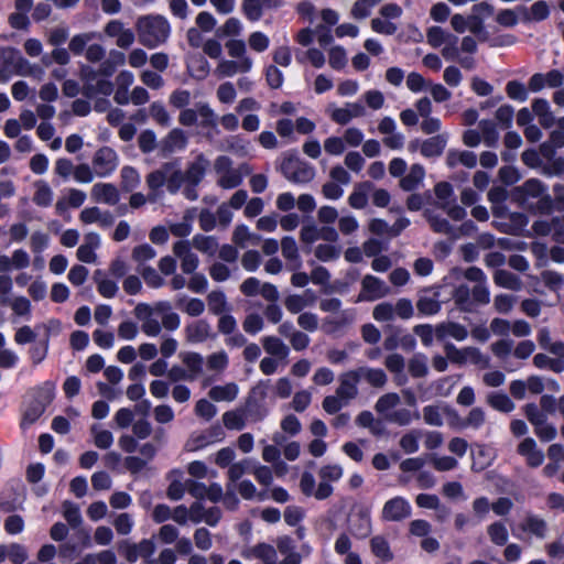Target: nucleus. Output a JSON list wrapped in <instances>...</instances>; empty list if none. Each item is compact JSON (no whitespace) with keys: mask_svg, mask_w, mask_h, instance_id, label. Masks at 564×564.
Segmentation results:
<instances>
[{"mask_svg":"<svg viewBox=\"0 0 564 564\" xmlns=\"http://www.w3.org/2000/svg\"><path fill=\"white\" fill-rule=\"evenodd\" d=\"M264 350L280 359L288 357L290 349L289 347L276 336H267L262 339Z\"/></svg>","mask_w":564,"mask_h":564,"instance_id":"obj_23","label":"nucleus"},{"mask_svg":"<svg viewBox=\"0 0 564 564\" xmlns=\"http://www.w3.org/2000/svg\"><path fill=\"white\" fill-rule=\"evenodd\" d=\"M207 166L208 161L205 155L203 153L198 154L196 159L187 165L185 172H183L186 183L199 185L205 177Z\"/></svg>","mask_w":564,"mask_h":564,"instance_id":"obj_14","label":"nucleus"},{"mask_svg":"<svg viewBox=\"0 0 564 564\" xmlns=\"http://www.w3.org/2000/svg\"><path fill=\"white\" fill-rule=\"evenodd\" d=\"M17 61H21L19 50L14 47L0 48V83H7L15 75Z\"/></svg>","mask_w":564,"mask_h":564,"instance_id":"obj_10","label":"nucleus"},{"mask_svg":"<svg viewBox=\"0 0 564 564\" xmlns=\"http://www.w3.org/2000/svg\"><path fill=\"white\" fill-rule=\"evenodd\" d=\"M387 291L388 289L382 280L375 275L367 274L361 281V291L355 300V303L379 300L387 294Z\"/></svg>","mask_w":564,"mask_h":564,"instance_id":"obj_6","label":"nucleus"},{"mask_svg":"<svg viewBox=\"0 0 564 564\" xmlns=\"http://www.w3.org/2000/svg\"><path fill=\"white\" fill-rule=\"evenodd\" d=\"M453 300L462 312H473V304L470 301V290L466 284H460L453 291Z\"/></svg>","mask_w":564,"mask_h":564,"instance_id":"obj_28","label":"nucleus"},{"mask_svg":"<svg viewBox=\"0 0 564 564\" xmlns=\"http://www.w3.org/2000/svg\"><path fill=\"white\" fill-rule=\"evenodd\" d=\"M269 44V37L263 32L256 31L249 35V46L258 53L264 52Z\"/></svg>","mask_w":564,"mask_h":564,"instance_id":"obj_61","label":"nucleus"},{"mask_svg":"<svg viewBox=\"0 0 564 564\" xmlns=\"http://www.w3.org/2000/svg\"><path fill=\"white\" fill-rule=\"evenodd\" d=\"M494 281L496 285L500 288H505L512 291H518L520 289L519 276L505 269H497L495 271Z\"/></svg>","mask_w":564,"mask_h":564,"instance_id":"obj_25","label":"nucleus"},{"mask_svg":"<svg viewBox=\"0 0 564 564\" xmlns=\"http://www.w3.org/2000/svg\"><path fill=\"white\" fill-rule=\"evenodd\" d=\"M425 176V170L421 164H413L410 172L400 180V187L411 192L417 188Z\"/></svg>","mask_w":564,"mask_h":564,"instance_id":"obj_20","label":"nucleus"},{"mask_svg":"<svg viewBox=\"0 0 564 564\" xmlns=\"http://www.w3.org/2000/svg\"><path fill=\"white\" fill-rule=\"evenodd\" d=\"M64 518L73 529L79 528L83 522L78 506L70 501L64 502Z\"/></svg>","mask_w":564,"mask_h":564,"instance_id":"obj_47","label":"nucleus"},{"mask_svg":"<svg viewBox=\"0 0 564 564\" xmlns=\"http://www.w3.org/2000/svg\"><path fill=\"white\" fill-rule=\"evenodd\" d=\"M411 506L409 501L400 496L386 501L382 508V519L384 521H402L411 516Z\"/></svg>","mask_w":564,"mask_h":564,"instance_id":"obj_8","label":"nucleus"},{"mask_svg":"<svg viewBox=\"0 0 564 564\" xmlns=\"http://www.w3.org/2000/svg\"><path fill=\"white\" fill-rule=\"evenodd\" d=\"M424 216L434 232L445 235L453 232V227L446 218L435 215L430 210H425Z\"/></svg>","mask_w":564,"mask_h":564,"instance_id":"obj_31","label":"nucleus"},{"mask_svg":"<svg viewBox=\"0 0 564 564\" xmlns=\"http://www.w3.org/2000/svg\"><path fill=\"white\" fill-rule=\"evenodd\" d=\"M279 171L291 183L306 184L315 177V169L297 156L296 151L284 153Z\"/></svg>","mask_w":564,"mask_h":564,"instance_id":"obj_1","label":"nucleus"},{"mask_svg":"<svg viewBox=\"0 0 564 564\" xmlns=\"http://www.w3.org/2000/svg\"><path fill=\"white\" fill-rule=\"evenodd\" d=\"M91 197L99 203L116 205L119 202V192L110 183H97L93 186Z\"/></svg>","mask_w":564,"mask_h":564,"instance_id":"obj_16","label":"nucleus"},{"mask_svg":"<svg viewBox=\"0 0 564 564\" xmlns=\"http://www.w3.org/2000/svg\"><path fill=\"white\" fill-rule=\"evenodd\" d=\"M514 109L511 105H502L496 111V119L502 129H509L512 126Z\"/></svg>","mask_w":564,"mask_h":564,"instance_id":"obj_54","label":"nucleus"},{"mask_svg":"<svg viewBox=\"0 0 564 564\" xmlns=\"http://www.w3.org/2000/svg\"><path fill=\"white\" fill-rule=\"evenodd\" d=\"M370 547L373 555L383 562H390L393 560V553L390 549V544L384 536L376 535L371 538Z\"/></svg>","mask_w":564,"mask_h":564,"instance_id":"obj_24","label":"nucleus"},{"mask_svg":"<svg viewBox=\"0 0 564 564\" xmlns=\"http://www.w3.org/2000/svg\"><path fill=\"white\" fill-rule=\"evenodd\" d=\"M228 54L239 59V70L248 73L252 67V59L246 55V43L242 40L231 39L226 42Z\"/></svg>","mask_w":564,"mask_h":564,"instance_id":"obj_13","label":"nucleus"},{"mask_svg":"<svg viewBox=\"0 0 564 564\" xmlns=\"http://www.w3.org/2000/svg\"><path fill=\"white\" fill-rule=\"evenodd\" d=\"M446 144L447 138L444 134H436L421 143L420 152L424 158H437L442 155Z\"/></svg>","mask_w":564,"mask_h":564,"instance_id":"obj_18","label":"nucleus"},{"mask_svg":"<svg viewBox=\"0 0 564 564\" xmlns=\"http://www.w3.org/2000/svg\"><path fill=\"white\" fill-rule=\"evenodd\" d=\"M505 89L507 96L514 101L524 102L529 97L528 86L516 79L509 80Z\"/></svg>","mask_w":564,"mask_h":564,"instance_id":"obj_29","label":"nucleus"},{"mask_svg":"<svg viewBox=\"0 0 564 564\" xmlns=\"http://www.w3.org/2000/svg\"><path fill=\"white\" fill-rule=\"evenodd\" d=\"M545 192H547V186L541 180L532 177L512 188L511 199L523 206L529 198H538Z\"/></svg>","mask_w":564,"mask_h":564,"instance_id":"obj_5","label":"nucleus"},{"mask_svg":"<svg viewBox=\"0 0 564 564\" xmlns=\"http://www.w3.org/2000/svg\"><path fill=\"white\" fill-rule=\"evenodd\" d=\"M490 541L499 546L506 545L508 542V530L501 521L491 523L487 529Z\"/></svg>","mask_w":564,"mask_h":564,"instance_id":"obj_32","label":"nucleus"},{"mask_svg":"<svg viewBox=\"0 0 564 564\" xmlns=\"http://www.w3.org/2000/svg\"><path fill=\"white\" fill-rule=\"evenodd\" d=\"M361 372H364V368L350 370L340 376L339 387L336 390L339 398L354 399L357 395V384L360 381Z\"/></svg>","mask_w":564,"mask_h":564,"instance_id":"obj_11","label":"nucleus"},{"mask_svg":"<svg viewBox=\"0 0 564 564\" xmlns=\"http://www.w3.org/2000/svg\"><path fill=\"white\" fill-rule=\"evenodd\" d=\"M487 402L492 409L502 413H509L514 409V403L505 392L489 393Z\"/></svg>","mask_w":564,"mask_h":564,"instance_id":"obj_26","label":"nucleus"},{"mask_svg":"<svg viewBox=\"0 0 564 564\" xmlns=\"http://www.w3.org/2000/svg\"><path fill=\"white\" fill-rule=\"evenodd\" d=\"M7 557H9L13 564H23L28 560L25 546L19 543H11L8 546Z\"/></svg>","mask_w":564,"mask_h":564,"instance_id":"obj_59","label":"nucleus"},{"mask_svg":"<svg viewBox=\"0 0 564 564\" xmlns=\"http://www.w3.org/2000/svg\"><path fill=\"white\" fill-rule=\"evenodd\" d=\"M197 112H198V116H200L199 126L202 128L215 129L217 127L218 117L215 113V111L209 107L208 104H206V102L197 104Z\"/></svg>","mask_w":564,"mask_h":564,"instance_id":"obj_35","label":"nucleus"},{"mask_svg":"<svg viewBox=\"0 0 564 564\" xmlns=\"http://www.w3.org/2000/svg\"><path fill=\"white\" fill-rule=\"evenodd\" d=\"M510 226L509 230H505V234L521 236L523 234L524 228L529 223V218L524 213L513 212L509 215Z\"/></svg>","mask_w":564,"mask_h":564,"instance_id":"obj_34","label":"nucleus"},{"mask_svg":"<svg viewBox=\"0 0 564 564\" xmlns=\"http://www.w3.org/2000/svg\"><path fill=\"white\" fill-rule=\"evenodd\" d=\"M467 29L478 36L479 41H487L488 34L485 31L484 19L478 14H470L467 17Z\"/></svg>","mask_w":564,"mask_h":564,"instance_id":"obj_46","label":"nucleus"},{"mask_svg":"<svg viewBox=\"0 0 564 564\" xmlns=\"http://www.w3.org/2000/svg\"><path fill=\"white\" fill-rule=\"evenodd\" d=\"M187 145V137L182 129L175 128L160 142V150L163 155H169Z\"/></svg>","mask_w":564,"mask_h":564,"instance_id":"obj_12","label":"nucleus"},{"mask_svg":"<svg viewBox=\"0 0 564 564\" xmlns=\"http://www.w3.org/2000/svg\"><path fill=\"white\" fill-rule=\"evenodd\" d=\"M171 32L169 21L161 15H143V46L155 48L166 42Z\"/></svg>","mask_w":564,"mask_h":564,"instance_id":"obj_2","label":"nucleus"},{"mask_svg":"<svg viewBox=\"0 0 564 564\" xmlns=\"http://www.w3.org/2000/svg\"><path fill=\"white\" fill-rule=\"evenodd\" d=\"M444 350L452 364L464 365L469 359L473 364L478 365L482 360V355L476 347L458 349L454 344L446 343Z\"/></svg>","mask_w":564,"mask_h":564,"instance_id":"obj_9","label":"nucleus"},{"mask_svg":"<svg viewBox=\"0 0 564 564\" xmlns=\"http://www.w3.org/2000/svg\"><path fill=\"white\" fill-rule=\"evenodd\" d=\"M263 4L261 0H243L242 1V12L245 17L251 21L256 22L262 18L263 14Z\"/></svg>","mask_w":564,"mask_h":564,"instance_id":"obj_38","label":"nucleus"},{"mask_svg":"<svg viewBox=\"0 0 564 564\" xmlns=\"http://www.w3.org/2000/svg\"><path fill=\"white\" fill-rule=\"evenodd\" d=\"M264 75L267 84L271 89H279L283 85L284 75L275 65L265 67Z\"/></svg>","mask_w":564,"mask_h":564,"instance_id":"obj_49","label":"nucleus"},{"mask_svg":"<svg viewBox=\"0 0 564 564\" xmlns=\"http://www.w3.org/2000/svg\"><path fill=\"white\" fill-rule=\"evenodd\" d=\"M93 37V33L76 34L69 42V51L74 55H80L85 51L87 43L91 41Z\"/></svg>","mask_w":564,"mask_h":564,"instance_id":"obj_57","label":"nucleus"},{"mask_svg":"<svg viewBox=\"0 0 564 564\" xmlns=\"http://www.w3.org/2000/svg\"><path fill=\"white\" fill-rule=\"evenodd\" d=\"M238 391V386L235 382H230L225 386L213 387L209 390L208 395L212 400L216 402L232 401L237 398Z\"/></svg>","mask_w":564,"mask_h":564,"instance_id":"obj_21","label":"nucleus"},{"mask_svg":"<svg viewBox=\"0 0 564 564\" xmlns=\"http://www.w3.org/2000/svg\"><path fill=\"white\" fill-rule=\"evenodd\" d=\"M193 246L203 253L214 256L218 248V242L213 236L197 234L193 237Z\"/></svg>","mask_w":564,"mask_h":564,"instance_id":"obj_30","label":"nucleus"},{"mask_svg":"<svg viewBox=\"0 0 564 564\" xmlns=\"http://www.w3.org/2000/svg\"><path fill=\"white\" fill-rule=\"evenodd\" d=\"M241 32V23L237 18H229L223 26H220L216 34L218 37L221 36H236Z\"/></svg>","mask_w":564,"mask_h":564,"instance_id":"obj_60","label":"nucleus"},{"mask_svg":"<svg viewBox=\"0 0 564 564\" xmlns=\"http://www.w3.org/2000/svg\"><path fill=\"white\" fill-rule=\"evenodd\" d=\"M118 156L113 149L109 147L100 148L94 155L93 166L99 177L111 174L117 169Z\"/></svg>","mask_w":564,"mask_h":564,"instance_id":"obj_7","label":"nucleus"},{"mask_svg":"<svg viewBox=\"0 0 564 564\" xmlns=\"http://www.w3.org/2000/svg\"><path fill=\"white\" fill-rule=\"evenodd\" d=\"M36 192L33 196V202L40 207H48L53 200V192L47 183L39 181L36 183Z\"/></svg>","mask_w":564,"mask_h":564,"instance_id":"obj_36","label":"nucleus"},{"mask_svg":"<svg viewBox=\"0 0 564 564\" xmlns=\"http://www.w3.org/2000/svg\"><path fill=\"white\" fill-rule=\"evenodd\" d=\"M45 408L43 405L39 404V402H35L32 400L29 405L26 406L24 413L21 426L25 427L33 423H35L45 412Z\"/></svg>","mask_w":564,"mask_h":564,"instance_id":"obj_41","label":"nucleus"},{"mask_svg":"<svg viewBox=\"0 0 564 564\" xmlns=\"http://www.w3.org/2000/svg\"><path fill=\"white\" fill-rule=\"evenodd\" d=\"M542 279L546 288L553 292H558L564 285V278L556 271L546 270L542 272Z\"/></svg>","mask_w":564,"mask_h":564,"instance_id":"obj_52","label":"nucleus"},{"mask_svg":"<svg viewBox=\"0 0 564 564\" xmlns=\"http://www.w3.org/2000/svg\"><path fill=\"white\" fill-rule=\"evenodd\" d=\"M449 34L451 33L445 32L441 26H431L427 29L426 37L431 46L440 47L449 40Z\"/></svg>","mask_w":564,"mask_h":564,"instance_id":"obj_50","label":"nucleus"},{"mask_svg":"<svg viewBox=\"0 0 564 564\" xmlns=\"http://www.w3.org/2000/svg\"><path fill=\"white\" fill-rule=\"evenodd\" d=\"M185 337L189 343H203L210 337V325L206 319L195 321L185 327Z\"/></svg>","mask_w":564,"mask_h":564,"instance_id":"obj_17","label":"nucleus"},{"mask_svg":"<svg viewBox=\"0 0 564 564\" xmlns=\"http://www.w3.org/2000/svg\"><path fill=\"white\" fill-rule=\"evenodd\" d=\"M242 183V173L236 170H231L218 180V185L225 189L236 188Z\"/></svg>","mask_w":564,"mask_h":564,"instance_id":"obj_51","label":"nucleus"},{"mask_svg":"<svg viewBox=\"0 0 564 564\" xmlns=\"http://www.w3.org/2000/svg\"><path fill=\"white\" fill-rule=\"evenodd\" d=\"M400 402V397L398 393L390 392L381 395L375 405V409L378 413L383 414L388 410L394 408Z\"/></svg>","mask_w":564,"mask_h":564,"instance_id":"obj_53","label":"nucleus"},{"mask_svg":"<svg viewBox=\"0 0 564 564\" xmlns=\"http://www.w3.org/2000/svg\"><path fill=\"white\" fill-rule=\"evenodd\" d=\"M209 312L220 315L228 310L226 295L223 291H212L207 296Z\"/></svg>","mask_w":564,"mask_h":564,"instance_id":"obj_33","label":"nucleus"},{"mask_svg":"<svg viewBox=\"0 0 564 564\" xmlns=\"http://www.w3.org/2000/svg\"><path fill=\"white\" fill-rule=\"evenodd\" d=\"M139 183V173L131 166H124L121 170V187L122 191L132 192Z\"/></svg>","mask_w":564,"mask_h":564,"instance_id":"obj_42","label":"nucleus"},{"mask_svg":"<svg viewBox=\"0 0 564 564\" xmlns=\"http://www.w3.org/2000/svg\"><path fill=\"white\" fill-rule=\"evenodd\" d=\"M413 419H416V420L420 419L419 412H414L412 414V412L405 408L395 410L386 415L387 421L397 423L400 426L409 425Z\"/></svg>","mask_w":564,"mask_h":564,"instance_id":"obj_37","label":"nucleus"},{"mask_svg":"<svg viewBox=\"0 0 564 564\" xmlns=\"http://www.w3.org/2000/svg\"><path fill=\"white\" fill-rule=\"evenodd\" d=\"M348 530L358 540L368 538L372 531L371 512L368 507L354 509L348 517Z\"/></svg>","mask_w":564,"mask_h":564,"instance_id":"obj_3","label":"nucleus"},{"mask_svg":"<svg viewBox=\"0 0 564 564\" xmlns=\"http://www.w3.org/2000/svg\"><path fill=\"white\" fill-rule=\"evenodd\" d=\"M366 380L376 388H381L387 382V375L386 372L380 368H369L364 369Z\"/></svg>","mask_w":564,"mask_h":564,"instance_id":"obj_62","label":"nucleus"},{"mask_svg":"<svg viewBox=\"0 0 564 564\" xmlns=\"http://www.w3.org/2000/svg\"><path fill=\"white\" fill-rule=\"evenodd\" d=\"M479 128L481 131V137L484 138L485 143L488 147H494L497 144L499 139V133L497 131L496 124L488 119H482L479 122Z\"/></svg>","mask_w":564,"mask_h":564,"instance_id":"obj_40","label":"nucleus"},{"mask_svg":"<svg viewBox=\"0 0 564 564\" xmlns=\"http://www.w3.org/2000/svg\"><path fill=\"white\" fill-rule=\"evenodd\" d=\"M224 425L228 430L241 431L245 425V415L240 411H227L223 414Z\"/></svg>","mask_w":564,"mask_h":564,"instance_id":"obj_44","label":"nucleus"},{"mask_svg":"<svg viewBox=\"0 0 564 564\" xmlns=\"http://www.w3.org/2000/svg\"><path fill=\"white\" fill-rule=\"evenodd\" d=\"M113 98L119 105H127L130 99L134 105H141V86H135L131 96H129V89L117 87Z\"/></svg>","mask_w":564,"mask_h":564,"instance_id":"obj_39","label":"nucleus"},{"mask_svg":"<svg viewBox=\"0 0 564 564\" xmlns=\"http://www.w3.org/2000/svg\"><path fill=\"white\" fill-rule=\"evenodd\" d=\"M54 397L55 383L52 381H45L42 386L34 390L32 400L39 402V404L46 409L52 403Z\"/></svg>","mask_w":564,"mask_h":564,"instance_id":"obj_27","label":"nucleus"},{"mask_svg":"<svg viewBox=\"0 0 564 564\" xmlns=\"http://www.w3.org/2000/svg\"><path fill=\"white\" fill-rule=\"evenodd\" d=\"M518 9L523 12V21L524 22H529V21L541 22V21L546 20L550 15V7H549L547 2L544 0H539V1L534 2L531 6L530 11H528L525 7H519Z\"/></svg>","mask_w":564,"mask_h":564,"instance_id":"obj_19","label":"nucleus"},{"mask_svg":"<svg viewBox=\"0 0 564 564\" xmlns=\"http://www.w3.org/2000/svg\"><path fill=\"white\" fill-rule=\"evenodd\" d=\"M252 554L265 562L267 564H274L276 558V552L271 544L261 542L253 546Z\"/></svg>","mask_w":564,"mask_h":564,"instance_id":"obj_43","label":"nucleus"},{"mask_svg":"<svg viewBox=\"0 0 564 564\" xmlns=\"http://www.w3.org/2000/svg\"><path fill=\"white\" fill-rule=\"evenodd\" d=\"M522 530L535 535L539 539H544L547 532V523L544 519L530 514L522 523Z\"/></svg>","mask_w":564,"mask_h":564,"instance_id":"obj_22","label":"nucleus"},{"mask_svg":"<svg viewBox=\"0 0 564 564\" xmlns=\"http://www.w3.org/2000/svg\"><path fill=\"white\" fill-rule=\"evenodd\" d=\"M195 413L197 416L203 417L206 421H209L216 415L217 409L207 399H200L195 404Z\"/></svg>","mask_w":564,"mask_h":564,"instance_id":"obj_58","label":"nucleus"},{"mask_svg":"<svg viewBox=\"0 0 564 564\" xmlns=\"http://www.w3.org/2000/svg\"><path fill=\"white\" fill-rule=\"evenodd\" d=\"M315 257L323 262L332 261L339 257V250L333 245L321 243L315 249Z\"/></svg>","mask_w":564,"mask_h":564,"instance_id":"obj_55","label":"nucleus"},{"mask_svg":"<svg viewBox=\"0 0 564 564\" xmlns=\"http://www.w3.org/2000/svg\"><path fill=\"white\" fill-rule=\"evenodd\" d=\"M409 372L413 378H423L427 375L429 369L424 355H416L409 361Z\"/></svg>","mask_w":564,"mask_h":564,"instance_id":"obj_48","label":"nucleus"},{"mask_svg":"<svg viewBox=\"0 0 564 564\" xmlns=\"http://www.w3.org/2000/svg\"><path fill=\"white\" fill-rule=\"evenodd\" d=\"M269 380H260L254 387L251 388L246 399L245 411L256 421L262 420L263 413L262 403L268 395Z\"/></svg>","mask_w":564,"mask_h":564,"instance_id":"obj_4","label":"nucleus"},{"mask_svg":"<svg viewBox=\"0 0 564 564\" xmlns=\"http://www.w3.org/2000/svg\"><path fill=\"white\" fill-rule=\"evenodd\" d=\"M328 63L335 70H341L347 64V55L344 47L337 45L329 50Z\"/></svg>","mask_w":564,"mask_h":564,"instance_id":"obj_45","label":"nucleus"},{"mask_svg":"<svg viewBox=\"0 0 564 564\" xmlns=\"http://www.w3.org/2000/svg\"><path fill=\"white\" fill-rule=\"evenodd\" d=\"M523 410L528 421L534 425V427L546 421L545 414L539 410L535 403L525 404Z\"/></svg>","mask_w":564,"mask_h":564,"instance_id":"obj_63","label":"nucleus"},{"mask_svg":"<svg viewBox=\"0 0 564 564\" xmlns=\"http://www.w3.org/2000/svg\"><path fill=\"white\" fill-rule=\"evenodd\" d=\"M435 336L437 340H444L446 337H453L460 341L467 338V328L456 322L441 323L435 327Z\"/></svg>","mask_w":564,"mask_h":564,"instance_id":"obj_15","label":"nucleus"},{"mask_svg":"<svg viewBox=\"0 0 564 564\" xmlns=\"http://www.w3.org/2000/svg\"><path fill=\"white\" fill-rule=\"evenodd\" d=\"M246 333L254 335L263 328V319L257 313H251L246 316L242 323Z\"/></svg>","mask_w":564,"mask_h":564,"instance_id":"obj_64","label":"nucleus"},{"mask_svg":"<svg viewBox=\"0 0 564 564\" xmlns=\"http://www.w3.org/2000/svg\"><path fill=\"white\" fill-rule=\"evenodd\" d=\"M416 307L422 315H435L441 310V303L432 297H421L416 302Z\"/></svg>","mask_w":564,"mask_h":564,"instance_id":"obj_56","label":"nucleus"}]
</instances>
